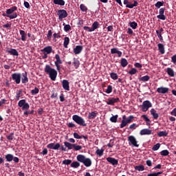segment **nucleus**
<instances>
[{"mask_svg":"<svg viewBox=\"0 0 176 176\" xmlns=\"http://www.w3.org/2000/svg\"><path fill=\"white\" fill-rule=\"evenodd\" d=\"M98 28H100V24L98 22V21H95L91 26V32H93V31H95L96 30H97Z\"/></svg>","mask_w":176,"mask_h":176,"instance_id":"a878e982","label":"nucleus"},{"mask_svg":"<svg viewBox=\"0 0 176 176\" xmlns=\"http://www.w3.org/2000/svg\"><path fill=\"white\" fill-rule=\"evenodd\" d=\"M118 115H116V116H113L111 117L110 118V120L111 122H118Z\"/></svg>","mask_w":176,"mask_h":176,"instance_id":"49530a36","label":"nucleus"},{"mask_svg":"<svg viewBox=\"0 0 176 176\" xmlns=\"http://www.w3.org/2000/svg\"><path fill=\"white\" fill-rule=\"evenodd\" d=\"M137 127H138V125H137L135 123H133L129 126V129L135 130L137 129Z\"/></svg>","mask_w":176,"mask_h":176,"instance_id":"bf43d9fd","label":"nucleus"},{"mask_svg":"<svg viewBox=\"0 0 176 176\" xmlns=\"http://www.w3.org/2000/svg\"><path fill=\"white\" fill-rule=\"evenodd\" d=\"M73 148L76 151L82 150V146L76 145V144H73Z\"/></svg>","mask_w":176,"mask_h":176,"instance_id":"8fccbe9b","label":"nucleus"},{"mask_svg":"<svg viewBox=\"0 0 176 176\" xmlns=\"http://www.w3.org/2000/svg\"><path fill=\"white\" fill-rule=\"evenodd\" d=\"M52 34H53V32H52V30H49V31H48V33H47V39H48V40H50V39H51V38H52Z\"/></svg>","mask_w":176,"mask_h":176,"instance_id":"69168bd1","label":"nucleus"},{"mask_svg":"<svg viewBox=\"0 0 176 176\" xmlns=\"http://www.w3.org/2000/svg\"><path fill=\"white\" fill-rule=\"evenodd\" d=\"M80 164L79 161H74L73 162H72L70 167L73 168H78L80 167Z\"/></svg>","mask_w":176,"mask_h":176,"instance_id":"c756f323","label":"nucleus"},{"mask_svg":"<svg viewBox=\"0 0 176 176\" xmlns=\"http://www.w3.org/2000/svg\"><path fill=\"white\" fill-rule=\"evenodd\" d=\"M161 174H163V172H158V173H149L147 175V176H159Z\"/></svg>","mask_w":176,"mask_h":176,"instance_id":"e2e57ef3","label":"nucleus"},{"mask_svg":"<svg viewBox=\"0 0 176 176\" xmlns=\"http://www.w3.org/2000/svg\"><path fill=\"white\" fill-rule=\"evenodd\" d=\"M127 121L126 120H122V123L120 124V129H124V127L126 126H127Z\"/></svg>","mask_w":176,"mask_h":176,"instance_id":"5fc2aeb1","label":"nucleus"},{"mask_svg":"<svg viewBox=\"0 0 176 176\" xmlns=\"http://www.w3.org/2000/svg\"><path fill=\"white\" fill-rule=\"evenodd\" d=\"M120 102V99L119 98H109L107 100V104L108 105L113 106L114 104H116V102Z\"/></svg>","mask_w":176,"mask_h":176,"instance_id":"f8f14e48","label":"nucleus"},{"mask_svg":"<svg viewBox=\"0 0 176 176\" xmlns=\"http://www.w3.org/2000/svg\"><path fill=\"white\" fill-rule=\"evenodd\" d=\"M62 87L64 89L67 90L69 91V82L67 80H64L62 81Z\"/></svg>","mask_w":176,"mask_h":176,"instance_id":"412c9836","label":"nucleus"},{"mask_svg":"<svg viewBox=\"0 0 176 176\" xmlns=\"http://www.w3.org/2000/svg\"><path fill=\"white\" fill-rule=\"evenodd\" d=\"M21 83L22 84H27L29 82V78L28 76V72H25L21 74Z\"/></svg>","mask_w":176,"mask_h":176,"instance_id":"ddd939ff","label":"nucleus"},{"mask_svg":"<svg viewBox=\"0 0 176 176\" xmlns=\"http://www.w3.org/2000/svg\"><path fill=\"white\" fill-rule=\"evenodd\" d=\"M135 169L137 171H144L145 167H144V165H139V166H135Z\"/></svg>","mask_w":176,"mask_h":176,"instance_id":"ea45409f","label":"nucleus"},{"mask_svg":"<svg viewBox=\"0 0 176 176\" xmlns=\"http://www.w3.org/2000/svg\"><path fill=\"white\" fill-rule=\"evenodd\" d=\"M14 133H10V135H6V138L8 140H12L14 139Z\"/></svg>","mask_w":176,"mask_h":176,"instance_id":"0e129e2a","label":"nucleus"},{"mask_svg":"<svg viewBox=\"0 0 176 176\" xmlns=\"http://www.w3.org/2000/svg\"><path fill=\"white\" fill-rule=\"evenodd\" d=\"M157 47H158V50L160 52V54H165L164 45L162 43H158Z\"/></svg>","mask_w":176,"mask_h":176,"instance_id":"bb28decb","label":"nucleus"},{"mask_svg":"<svg viewBox=\"0 0 176 176\" xmlns=\"http://www.w3.org/2000/svg\"><path fill=\"white\" fill-rule=\"evenodd\" d=\"M111 54H118V58H121V56H122V52L120 51H118V48H112L111 50Z\"/></svg>","mask_w":176,"mask_h":176,"instance_id":"4be33fe9","label":"nucleus"},{"mask_svg":"<svg viewBox=\"0 0 176 176\" xmlns=\"http://www.w3.org/2000/svg\"><path fill=\"white\" fill-rule=\"evenodd\" d=\"M160 146H161V144L160 143H157V144H156L155 145L153 146V147L152 148V150L153 151H158Z\"/></svg>","mask_w":176,"mask_h":176,"instance_id":"4d7b16f0","label":"nucleus"},{"mask_svg":"<svg viewBox=\"0 0 176 176\" xmlns=\"http://www.w3.org/2000/svg\"><path fill=\"white\" fill-rule=\"evenodd\" d=\"M55 59H56V60L54 62L55 67H56L57 71H58L60 72L61 71L60 65L63 64V61L61 60L60 55H58V54H56Z\"/></svg>","mask_w":176,"mask_h":176,"instance_id":"423d86ee","label":"nucleus"},{"mask_svg":"<svg viewBox=\"0 0 176 176\" xmlns=\"http://www.w3.org/2000/svg\"><path fill=\"white\" fill-rule=\"evenodd\" d=\"M83 50L82 45H76L75 48H74L73 52L74 54H80Z\"/></svg>","mask_w":176,"mask_h":176,"instance_id":"a211bd4d","label":"nucleus"},{"mask_svg":"<svg viewBox=\"0 0 176 176\" xmlns=\"http://www.w3.org/2000/svg\"><path fill=\"white\" fill-rule=\"evenodd\" d=\"M97 115H98V111H91L89 112L87 116V118L90 120L94 119L96 118Z\"/></svg>","mask_w":176,"mask_h":176,"instance_id":"aec40b11","label":"nucleus"},{"mask_svg":"<svg viewBox=\"0 0 176 176\" xmlns=\"http://www.w3.org/2000/svg\"><path fill=\"white\" fill-rule=\"evenodd\" d=\"M170 152L168 150H162V151L160 152V155L162 156H168L169 155Z\"/></svg>","mask_w":176,"mask_h":176,"instance_id":"de8ad7c7","label":"nucleus"},{"mask_svg":"<svg viewBox=\"0 0 176 176\" xmlns=\"http://www.w3.org/2000/svg\"><path fill=\"white\" fill-rule=\"evenodd\" d=\"M133 119H134L133 116H129L128 118L126 119L127 124H129L130 123H131Z\"/></svg>","mask_w":176,"mask_h":176,"instance_id":"6e6d98bb","label":"nucleus"},{"mask_svg":"<svg viewBox=\"0 0 176 176\" xmlns=\"http://www.w3.org/2000/svg\"><path fill=\"white\" fill-rule=\"evenodd\" d=\"M64 144L68 150H72L74 148V144H71L69 142H64Z\"/></svg>","mask_w":176,"mask_h":176,"instance_id":"e433bc0d","label":"nucleus"},{"mask_svg":"<svg viewBox=\"0 0 176 176\" xmlns=\"http://www.w3.org/2000/svg\"><path fill=\"white\" fill-rule=\"evenodd\" d=\"M19 33H20L21 36V41H23V42L26 41L27 34H26L25 32L23 31V30H20Z\"/></svg>","mask_w":176,"mask_h":176,"instance_id":"cd10ccee","label":"nucleus"},{"mask_svg":"<svg viewBox=\"0 0 176 176\" xmlns=\"http://www.w3.org/2000/svg\"><path fill=\"white\" fill-rule=\"evenodd\" d=\"M52 51L53 48L50 47V45H48L47 47H45V48L41 50V52H45L47 54H52Z\"/></svg>","mask_w":176,"mask_h":176,"instance_id":"6ab92c4d","label":"nucleus"},{"mask_svg":"<svg viewBox=\"0 0 176 176\" xmlns=\"http://www.w3.org/2000/svg\"><path fill=\"white\" fill-rule=\"evenodd\" d=\"M18 8L16 6H13L10 8V9L6 10V12H3V16L8 17L10 20H12L13 19H16L18 16L17 12H16V10H17Z\"/></svg>","mask_w":176,"mask_h":176,"instance_id":"f03ea898","label":"nucleus"},{"mask_svg":"<svg viewBox=\"0 0 176 176\" xmlns=\"http://www.w3.org/2000/svg\"><path fill=\"white\" fill-rule=\"evenodd\" d=\"M165 10L166 8H161L159 11L160 14L157 15V18L162 21H166V17L164 15Z\"/></svg>","mask_w":176,"mask_h":176,"instance_id":"9d476101","label":"nucleus"},{"mask_svg":"<svg viewBox=\"0 0 176 176\" xmlns=\"http://www.w3.org/2000/svg\"><path fill=\"white\" fill-rule=\"evenodd\" d=\"M164 1H157V2L155 3V8H157V9H159V8H161V6H163V4H164Z\"/></svg>","mask_w":176,"mask_h":176,"instance_id":"603ef678","label":"nucleus"},{"mask_svg":"<svg viewBox=\"0 0 176 176\" xmlns=\"http://www.w3.org/2000/svg\"><path fill=\"white\" fill-rule=\"evenodd\" d=\"M120 64L122 65V67H127L128 65V61L126 59H125V58H121V61H120Z\"/></svg>","mask_w":176,"mask_h":176,"instance_id":"f704fd0d","label":"nucleus"},{"mask_svg":"<svg viewBox=\"0 0 176 176\" xmlns=\"http://www.w3.org/2000/svg\"><path fill=\"white\" fill-rule=\"evenodd\" d=\"M166 72L169 76L170 77L175 76V72L172 68L168 67Z\"/></svg>","mask_w":176,"mask_h":176,"instance_id":"2f4dec72","label":"nucleus"},{"mask_svg":"<svg viewBox=\"0 0 176 176\" xmlns=\"http://www.w3.org/2000/svg\"><path fill=\"white\" fill-rule=\"evenodd\" d=\"M170 91V89L168 87H157V92L159 94H168Z\"/></svg>","mask_w":176,"mask_h":176,"instance_id":"2eb2a0df","label":"nucleus"},{"mask_svg":"<svg viewBox=\"0 0 176 176\" xmlns=\"http://www.w3.org/2000/svg\"><path fill=\"white\" fill-rule=\"evenodd\" d=\"M150 113L154 119L156 120L159 118V114L158 113H157V111L155 110V109L154 108L151 109L150 111Z\"/></svg>","mask_w":176,"mask_h":176,"instance_id":"393cba45","label":"nucleus"},{"mask_svg":"<svg viewBox=\"0 0 176 176\" xmlns=\"http://www.w3.org/2000/svg\"><path fill=\"white\" fill-rule=\"evenodd\" d=\"M40 91L38 87H35L34 89L31 90V94L32 96H35V94H38Z\"/></svg>","mask_w":176,"mask_h":176,"instance_id":"a18cd8bd","label":"nucleus"},{"mask_svg":"<svg viewBox=\"0 0 176 176\" xmlns=\"http://www.w3.org/2000/svg\"><path fill=\"white\" fill-rule=\"evenodd\" d=\"M103 153H104L103 148H101V149L98 148L96 150V154L100 157L103 155Z\"/></svg>","mask_w":176,"mask_h":176,"instance_id":"09e8293b","label":"nucleus"},{"mask_svg":"<svg viewBox=\"0 0 176 176\" xmlns=\"http://www.w3.org/2000/svg\"><path fill=\"white\" fill-rule=\"evenodd\" d=\"M129 25L131 27V28L133 30H135V29H137V27L138 26V23L133 21V22L129 23Z\"/></svg>","mask_w":176,"mask_h":176,"instance_id":"c03bdc74","label":"nucleus"},{"mask_svg":"<svg viewBox=\"0 0 176 176\" xmlns=\"http://www.w3.org/2000/svg\"><path fill=\"white\" fill-rule=\"evenodd\" d=\"M23 96V89L16 91V100H19L20 98Z\"/></svg>","mask_w":176,"mask_h":176,"instance_id":"c9c22d12","label":"nucleus"},{"mask_svg":"<svg viewBox=\"0 0 176 176\" xmlns=\"http://www.w3.org/2000/svg\"><path fill=\"white\" fill-rule=\"evenodd\" d=\"M129 142H130L132 146H135L137 148L139 147L138 141L135 139V138L133 135H130L128 138Z\"/></svg>","mask_w":176,"mask_h":176,"instance_id":"9b49d317","label":"nucleus"},{"mask_svg":"<svg viewBox=\"0 0 176 176\" xmlns=\"http://www.w3.org/2000/svg\"><path fill=\"white\" fill-rule=\"evenodd\" d=\"M76 160L82 163L85 167L89 168L92 165V160L89 157H86V156L79 154L76 156Z\"/></svg>","mask_w":176,"mask_h":176,"instance_id":"7ed1b4c3","label":"nucleus"},{"mask_svg":"<svg viewBox=\"0 0 176 176\" xmlns=\"http://www.w3.org/2000/svg\"><path fill=\"white\" fill-rule=\"evenodd\" d=\"M69 42H70V39L69 38V37L65 36L64 38V42H63V47L65 48H67Z\"/></svg>","mask_w":176,"mask_h":176,"instance_id":"473e14b6","label":"nucleus"},{"mask_svg":"<svg viewBox=\"0 0 176 176\" xmlns=\"http://www.w3.org/2000/svg\"><path fill=\"white\" fill-rule=\"evenodd\" d=\"M171 63L176 65V54L171 57Z\"/></svg>","mask_w":176,"mask_h":176,"instance_id":"338daca9","label":"nucleus"},{"mask_svg":"<svg viewBox=\"0 0 176 176\" xmlns=\"http://www.w3.org/2000/svg\"><path fill=\"white\" fill-rule=\"evenodd\" d=\"M152 134V131L149 129H143L140 131V135H150Z\"/></svg>","mask_w":176,"mask_h":176,"instance_id":"dca6fc26","label":"nucleus"},{"mask_svg":"<svg viewBox=\"0 0 176 176\" xmlns=\"http://www.w3.org/2000/svg\"><path fill=\"white\" fill-rule=\"evenodd\" d=\"M73 121L76 122L78 125L82 126H87V124L86 123V120L84 118H82L81 116L78 115H74L72 117Z\"/></svg>","mask_w":176,"mask_h":176,"instance_id":"39448f33","label":"nucleus"},{"mask_svg":"<svg viewBox=\"0 0 176 176\" xmlns=\"http://www.w3.org/2000/svg\"><path fill=\"white\" fill-rule=\"evenodd\" d=\"M57 14L58 16V20L60 21H63V19L67 18L68 16L67 12L65 10H58Z\"/></svg>","mask_w":176,"mask_h":176,"instance_id":"6e6552de","label":"nucleus"},{"mask_svg":"<svg viewBox=\"0 0 176 176\" xmlns=\"http://www.w3.org/2000/svg\"><path fill=\"white\" fill-rule=\"evenodd\" d=\"M73 65H74V67L76 69H78L79 68V65H80L79 60L76 59V58H74V59H73Z\"/></svg>","mask_w":176,"mask_h":176,"instance_id":"72a5a7b5","label":"nucleus"},{"mask_svg":"<svg viewBox=\"0 0 176 176\" xmlns=\"http://www.w3.org/2000/svg\"><path fill=\"white\" fill-rule=\"evenodd\" d=\"M164 29L163 28H161L160 30L156 31L157 36L160 38V42H163V36L162 35V33L163 32Z\"/></svg>","mask_w":176,"mask_h":176,"instance_id":"b1692460","label":"nucleus"},{"mask_svg":"<svg viewBox=\"0 0 176 176\" xmlns=\"http://www.w3.org/2000/svg\"><path fill=\"white\" fill-rule=\"evenodd\" d=\"M142 118L146 122V126H151V120L148 118V117L146 115H142Z\"/></svg>","mask_w":176,"mask_h":176,"instance_id":"c85d7f7f","label":"nucleus"},{"mask_svg":"<svg viewBox=\"0 0 176 176\" xmlns=\"http://www.w3.org/2000/svg\"><path fill=\"white\" fill-rule=\"evenodd\" d=\"M138 6V2L137 1H135L134 3H132L131 5H127V6H126V8L132 9V8H133L134 7Z\"/></svg>","mask_w":176,"mask_h":176,"instance_id":"37998d69","label":"nucleus"},{"mask_svg":"<svg viewBox=\"0 0 176 176\" xmlns=\"http://www.w3.org/2000/svg\"><path fill=\"white\" fill-rule=\"evenodd\" d=\"M140 107L143 112H146L149 108H152V103L148 100H146L143 102L142 105L140 106Z\"/></svg>","mask_w":176,"mask_h":176,"instance_id":"0eeeda50","label":"nucleus"},{"mask_svg":"<svg viewBox=\"0 0 176 176\" xmlns=\"http://www.w3.org/2000/svg\"><path fill=\"white\" fill-rule=\"evenodd\" d=\"M151 77L148 76H144L143 77H140L139 78V80L140 81H143V82H146L150 80Z\"/></svg>","mask_w":176,"mask_h":176,"instance_id":"79ce46f5","label":"nucleus"},{"mask_svg":"<svg viewBox=\"0 0 176 176\" xmlns=\"http://www.w3.org/2000/svg\"><path fill=\"white\" fill-rule=\"evenodd\" d=\"M6 52L8 54H10V55H12V56H18L19 55V52L16 51V49H13V48H11L10 50H6Z\"/></svg>","mask_w":176,"mask_h":176,"instance_id":"5701e85b","label":"nucleus"},{"mask_svg":"<svg viewBox=\"0 0 176 176\" xmlns=\"http://www.w3.org/2000/svg\"><path fill=\"white\" fill-rule=\"evenodd\" d=\"M111 77V79L114 80H118V74L116 73H114V72H112L111 74H110Z\"/></svg>","mask_w":176,"mask_h":176,"instance_id":"864d4df0","label":"nucleus"},{"mask_svg":"<svg viewBox=\"0 0 176 176\" xmlns=\"http://www.w3.org/2000/svg\"><path fill=\"white\" fill-rule=\"evenodd\" d=\"M71 30H72V27L70 26L69 24H66L64 26V30H65V32H68V31H69Z\"/></svg>","mask_w":176,"mask_h":176,"instance_id":"13d9d810","label":"nucleus"},{"mask_svg":"<svg viewBox=\"0 0 176 176\" xmlns=\"http://www.w3.org/2000/svg\"><path fill=\"white\" fill-rule=\"evenodd\" d=\"M6 162H12L13 160V155L11 153L6 154L5 156Z\"/></svg>","mask_w":176,"mask_h":176,"instance_id":"58836bf2","label":"nucleus"},{"mask_svg":"<svg viewBox=\"0 0 176 176\" xmlns=\"http://www.w3.org/2000/svg\"><path fill=\"white\" fill-rule=\"evenodd\" d=\"M63 164L65 165H71L72 164V160H65L62 162Z\"/></svg>","mask_w":176,"mask_h":176,"instance_id":"3c124183","label":"nucleus"},{"mask_svg":"<svg viewBox=\"0 0 176 176\" xmlns=\"http://www.w3.org/2000/svg\"><path fill=\"white\" fill-rule=\"evenodd\" d=\"M170 115L172 116L176 117V107L173 109L172 111H170Z\"/></svg>","mask_w":176,"mask_h":176,"instance_id":"774afa93","label":"nucleus"},{"mask_svg":"<svg viewBox=\"0 0 176 176\" xmlns=\"http://www.w3.org/2000/svg\"><path fill=\"white\" fill-rule=\"evenodd\" d=\"M12 78L15 82L16 85H19L21 81V73H14L12 74Z\"/></svg>","mask_w":176,"mask_h":176,"instance_id":"1a4fd4ad","label":"nucleus"},{"mask_svg":"<svg viewBox=\"0 0 176 176\" xmlns=\"http://www.w3.org/2000/svg\"><path fill=\"white\" fill-rule=\"evenodd\" d=\"M47 147L48 148H50V149H52V150H55V151H57L59 149V148L61 147V145L59 143H56L54 144V143H50V144H48Z\"/></svg>","mask_w":176,"mask_h":176,"instance_id":"4468645a","label":"nucleus"},{"mask_svg":"<svg viewBox=\"0 0 176 176\" xmlns=\"http://www.w3.org/2000/svg\"><path fill=\"white\" fill-rule=\"evenodd\" d=\"M80 10L82 12H87V10H88V8H87L86 6H85L83 3H81V4L80 5Z\"/></svg>","mask_w":176,"mask_h":176,"instance_id":"a19ab883","label":"nucleus"},{"mask_svg":"<svg viewBox=\"0 0 176 176\" xmlns=\"http://www.w3.org/2000/svg\"><path fill=\"white\" fill-rule=\"evenodd\" d=\"M53 3L55 5L63 6H65V2L64 0H54Z\"/></svg>","mask_w":176,"mask_h":176,"instance_id":"7c9ffc66","label":"nucleus"},{"mask_svg":"<svg viewBox=\"0 0 176 176\" xmlns=\"http://www.w3.org/2000/svg\"><path fill=\"white\" fill-rule=\"evenodd\" d=\"M107 160L109 163L111 164L113 166H116L118 164V160H116V158L114 157H108L107 158Z\"/></svg>","mask_w":176,"mask_h":176,"instance_id":"f3484780","label":"nucleus"},{"mask_svg":"<svg viewBox=\"0 0 176 176\" xmlns=\"http://www.w3.org/2000/svg\"><path fill=\"white\" fill-rule=\"evenodd\" d=\"M112 90H113V87L112 85H109L107 86V90L105 91V92L107 94H111L112 92Z\"/></svg>","mask_w":176,"mask_h":176,"instance_id":"680f3d73","label":"nucleus"},{"mask_svg":"<svg viewBox=\"0 0 176 176\" xmlns=\"http://www.w3.org/2000/svg\"><path fill=\"white\" fill-rule=\"evenodd\" d=\"M138 72V70L137 69H135V68H132L129 72V75H135V74H136Z\"/></svg>","mask_w":176,"mask_h":176,"instance_id":"052dcab7","label":"nucleus"},{"mask_svg":"<svg viewBox=\"0 0 176 176\" xmlns=\"http://www.w3.org/2000/svg\"><path fill=\"white\" fill-rule=\"evenodd\" d=\"M168 135V133L166 132V131H160L157 133V135L159 138H163V137H166Z\"/></svg>","mask_w":176,"mask_h":176,"instance_id":"4c0bfd02","label":"nucleus"},{"mask_svg":"<svg viewBox=\"0 0 176 176\" xmlns=\"http://www.w3.org/2000/svg\"><path fill=\"white\" fill-rule=\"evenodd\" d=\"M18 106L20 108H22L23 111H25L23 112V115L25 116H28L30 114V111H28V109H30V104L28 102H26L25 99H22L20 100L19 102H18Z\"/></svg>","mask_w":176,"mask_h":176,"instance_id":"20e7f679","label":"nucleus"},{"mask_svg":"<svg viewBox=\"0 0 176 176\" xmlns=\"http://www.w3.org/2000/svg\"><path fill=\"white\" fill-rule=\"evenodd\" d=\"M45 72L47 74L50 78L52 81H55L58 76V72L54 68H52L50 65H46L45 67Z\"/></svg>","mask_w":176,"mask_h":176,"instance_id":"f257e3e1","label":"nucleus"}]
</instances>
